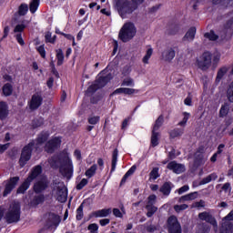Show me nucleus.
<instances>
[{
  "label": "nucleus",
  "mask_w": 233,
  "mask_h": 233,
  "mask_svg": "<svg viewBox=\"0 0 233 233\" xmlns=\"http://www.w3.org/2000/svg\"><path fill=\"white\" fill-rule=\"evenodd\" d=\"M39 174H41V166H36L32 170L27 179L19 187V188L17 189V194H25V192L28 190L30 183H32V181H34V179H35V177H37Z\"/></svg>",
  "instance_id": "7"
},
{
  "label": "nucleus",
  "mask_w": 233,
  "mask_h": 233,
  "mask_svg": "<svg viewBox=\"0 0 233 233\" xmlns=\"http://www.w3.org/2000/svg\"><path fill=\"white\" fill-rule=\"evenodd\" d=\"M227 97H228V101H230V103H233V82L229 86V88L228 89Z\"/></svg>",
  "instance_id": "43"
},
{
  "label": "nucleus",
  "mask_w": 233,
  "mask_h": 233,
  "mask_svg": "<svg viewBox=\"0 0 233 233\" xmlns=\"http://www.w3.org/2000/svg\"><path fill=\"white\" fill-rule=\"evenodd\" d=\"M169 233H181V226L176 217H170L167 220Z\"/></svg>",
  "instance_id": "11"
},
{
  "label": "nucleus",
  "mask_w": 233,
  "mask_h": 233,
  "mask_svg": "<svg viewBox=\"0 0 233 233\" xmlns=\"http://www.w3.org/2000/svg\"><path fill=\"white\" fill-rule=\"evenodd\" d=\"M76 219H83V205H81L76 210Z\"/></svg>",
  "instance_id": "50"
},
{
  "label": "nucleus",
  "mask_w": 233,
  "mask_h": 233,
  "mask_svg": "<svg viewBox=\"0 0 233 233\" xmlns=\"http://www.w3.org/2000/svg\"><path fill=\"white\" fill-rule=\"evenodd\" d=\"M152 54H154V49L151 46H147L146 54L142 58L143 65H148L150 63V57H152Z\"/></svg>",
  "instance_id": "19"
},
{
  "label": "nucleus",
  "mask_w": 233,
  "mask_h": 233,
  "mask_svg": "<svg viewBox=\"0 0 233 233\" xmlns=\"http://www.w3.org/2000/svg\"><path fill=\"white\" fill-rule=\"evenodd\" d=\"M99 223L101 227H106V225H108V223H110V219L103 218V219H100Z\"/></svg>",
  "instance_id": "61"
},
{
  "label": "nucleus",
  "mask_w": 233,
  "mask_h": 233,
  "mask_svg": "<svg viewBox=\"0 0 233 233\" xmlns=\"http://www.w3.org/2000/svg\"><path fill=\"white\" fill-rule=\"evenodd\" d=\"M8 116V105L5 102H0V119Z\"/></svg>",
  "instance_id": "24"
},
{
  "label": "nucleus",
  "mask_w": 233,
  "mask_h": 233,
  "mask_svg": "<svg viewBox=\"0 0 233 233\" xmlns=\"http://www.w3.org/2000/svg\"><path fill=\"white\" fill-rule=\"evenodd\" d=\"M204 36L206 37V39H209V41H216V39H218L217 35L214 34V31H210L209 33H206L204 35Z\"/></svg>",
  "instance_id": "45"
},
{
  "label": "nucleus",
  "mask_w": 233,
  "mask_h": 233,
  "mask_svg": "<svg viewBox=\"0 0 233 233\" xmlns=\"http://www.w3.org/2000/svg\"><path fill=\"white\" fill-rule=\"evenodd\" d=\"M27 12H28V5L26 4H22L18 9L19 15H26Z\"/></svg>",
  "instance_id": "42"
},
{
  "label": "nucleus",
  "mask_w": 233,
  "mask_h": 233,
  "mask_svg": "<svg viewBox=\"0 0 233 233\" xmlns=\"http://www.w3.org/2000/svg\"><path fill=\"white\" fill-rule=\"evenodd\" d=\"M112 210L110 208L107 209H100L97 211H95L93 213L94 218H106L107 216H110V213Z\"/></svg>",
  "instance_id": "22"
},
{
  "label": "nucleus",
  "mask_w": 233,
  "mask_h": 233,
  "mask_svg": "<svg viewBox=\"0 0 233 233\" xmlns=\"http://www.w3.org/2000/svg\"><path fill=\"white\" fill-rule=\"evenodd\" d=\"M221 59V53H219V51H215L212 54V63L213 65H218V62Z\"/></svg>",
  "instance_id": "41"
},
{
  "label": "nucleus",
  "mask_w": 233,
  "mask_h": 233,
  "mask_svg": "<svg viewBox=\"0 0 233 233\" xmlns=\"http://www.w3.org/2000/svg\"><path fill=\"white\" fill-rule=\"evenodd\" d=\"M198 218L202 221H207L208 223H210V225H213V227H218V222H216V219L207 212L200 213L198 215Z\"/></svg>",
  "instance_id": "18"
},
{
  "label": "nucleus",
  "mask_w": 233,
  "mask_h": 233,
  "mask_svg": "<svg viewBox=\"0 0 233 233\" xmlns=\"http://www.w3.org/2000/svg\"><path fill=\"white\" fill-rule=\"evenodd\" d=\"M17 183H19V177H14L9 180L4 182V185L5 187L4 190L5 198V196H8V194H10V192H12V190H14L15 187H17Z\"/></svg>",
  "instance_id": "9"
},
{
  "label": "nucleus",
  "mask_w": 233,
  "mask_h": 233,
  "mask_svg": "<svg viewBox=\"0 0 233 233\" xmlns=\"http://www.w3.org/2000/svg\"><path fill=\"white\" fill-rule=\"evenodd\" d=\"M167 168L169 170H172L175 174H181L183 172H185V166L181 165V164H177L176 162H170L167 165Z\"/></svg>",
  "instance_id": "17"
},
{
  "label": "nucleus",
  "mask_w": 233,
  "mask_h": 233,
  "mask_svg": "<svg viewBox=\"0 0 233 233\" xmlns=\"http://www.w3.org/2000/svg\"><path fill=\"white\" fill-rule=\"evenodd\" d=\"M197 65L201 70H208L212 66V53L206 51L198 59Z\"/></svg>",
  "instance_id": "8"
},
{
  "label": "nucleus",
  "mask_w": 233,
  "mask_h": 233,
  "mask_svg": "<svg viewBox=\"0 0 233 233\" xmlns=\"http://www.w3.org/2000/svg\"><path fill=\"white\" fill-rule=\"evenodd\" d=\"M25 30V25L23 24H19L15 27V33H20L23 32Z\"/></svg>",
  "instance_id": "55"
},
{
  "label": "nucleus",
  "mask_w": 233,
  "mask_h": 233,
  "mask_svg": "<svg viewBox=\"0 0 233 233\" xmlns=\"http://www.w3.org/2000/svg\"><path fill=\"white\" fill-rule=\"evenodd\" d=\"M197 198H198V192H193V193H190V194L181 197L179 201H180V203H183L185 201H192V199H196Z\"/></svg>",
  "instance_id": "28"
},
{
  "label": "nucleus",
  "mask_w": 233,
  "mask_h": 233,
  "mask_svg": "<svg viewBox=\"0 0 233 233\" xmlns=\"http://www.w3.org/2000/svg\"><path fill=\"white\" fill-rule=\"evenodd\" d=\"M174 57H176V51L174 48L168 47L162 52L160 59L166 61V63H170Z\"/></svg>",
  "instance_id": "14"
},
{
  "label": "nucleus",
  "mask_w": 233,
  "mask_h": 233,
  "mask_svg": "<svg viewBox=\"0 0 233 233\" xmlns=\"http://www.w3.org/2000/svg\"><path fill=\"white\" fill-rule=\"evenodd\" d=\"M52 194L57 201H60V203H65L66 198H68V191L63 182H59L54 186Z\"/></svg>",
  "instance_id": "6"
},
{
  "label": "nucleus",
  "mask_w": 233,
  "mask_h": 233,
  "mask_svg": "<svg viewBox=\"0 0 233 233\" xmlns=\"http://www.w3.org/2000/svg\"><path fill=\"white\" fill-rule=\"evenodd\" d=\"M160 138H161V133L152 131L151 140H150L151 147H157V145H159Z\"/></svg>",
  "instance_id": "20"
},
{
  "label": "nucleus",
  "mask_w": 233,
  "mask_h": 233,
  "mask_svg": "<svg viewBox=\"0 0 233 233\" xmlns=\"http://www.w3.org/2000/svg\"><path fill=\"white\" fill-rule=\"evenodd\" d=\"M113 214L116 216V218H123V213L118 208L113 209Z\"/></svg>",
  "instance_id": "57"
},
{
  "label": "nucleus",
  "mask_w": 233,
  "mask_h": 233,
  "mask_svg": "<svg viewBox=\"0 0 233 233\" xmlns=\"http://www.w3.org/2000/svg\"><path fill=\"white\" fill-rule=\"evenodd\" d=\"M37 51L39 52L41 57H46V52L45 51V46H38Z\"/></svg>",
  "instance_id": "52"
},
{
  "label": "nucleus",
  "mask_w": 233,
  "mask_h": 233,
  "mask_svg": "<svg viewBox=\"0 0 233 233\" xmlns=\"http://www.w3.org/2000/svg\"><path fill=\"white\" fill-rule=\"evenodd\" d=\"M157 197L156 195H151L147 198V204L146 206V208L147 210V218H152L154 216L155 212H157V208L154 206L156 203Z\"/></svg>",
  "instance_id": "10"
},
{
  "label": "nucleus",
  "mask_w": 233,
  "mask_h": 233,
  "mask_svg": "<svg viewBox=\"0 0 233 233\" xmlns=\"http://www.w3.org/2000/svg\"><path fill=\"white\" fill-rule=\"evenodd\" d=\"M222 190H224L225 192H230V184L226 183V184L222 187Z\"/></svg>",
  "instance_id": "64"
},
{
  "label": "nucleus",
  "mask_w": 233,
  "mask_h": 233,
  "mask_svg": "<svg viewBox=\"0 0 233 233\" xmlns=\"http://www.w3.org/2000/svg\"><path fill=\"white\" fill-rule=\"evenodd\" d=\"M103 73H105V71H102V73H100L98 79L105 77L106 79L104 80V82H106V85L110 81V79H112V76L110 75H107L106 76H102L101 75Z\"/></svg>",
  "instance_id": "56"
},
{
  "label": "nucleus",
  "mask_w": 233,
  "mask_h": 233,
  "mask_svg": "<svg viewBox=\"0 0 233 233\" xmlns=\"http://www.w3.org/2000/svg\"><path fill=\"white\" fill-rule=\"evenodd\" d=\"M10 147V144L0 145V154H3Z\"/></svg>",
  "instance_id": "62"
},
{
  "label": "nucleus",
  "mask_w": 233,
  "mask_h": 233,
  "mask_svg": "<svg viewBox=\"0 0 233 233\" xmlns=\"http://www.w3.org/2000/svg\"><path fill=\"white\" fill-rule=\"evenodd\" d=\"M64 37H66V39H68L69 41L73 42V46H76V38L74 37V35H68V34H63Z\"/></svg>",
  "instance_id": "53"
},
{
  "label": "nucleus",
  "mask_w": 233,
  "mask_h": 233,
  "mask_svg": "<svg viewBox=\"0 0 233 233\" xmlns=\"http://www.w3.org/2000/svg\"><path fill=\"white\" fill-rule=\"evenodd\" d=\"M137 32V30L136 29V25H134V24L131 22H127L124 24L120 29L118 37L123 41V43H128V41L136 37Z\"/></svg>",
  "instance_id": "5"
},
{
  "label": "nucleus",
  "mask_w": 233,
  "mask_h": 233,
  "mask_svg": "<svg viewBox=\"0 0 233 233\" xmlns=\"http://www.w3.org/2000/svg\"><path fill=\"white\" fill-rule=\"evenodd\" d=\"M216 179H218V175L211 174V175L208 176L206 178H204L201 181L200 185H207V183H210V181H214Z\"/></svg>",
  "instance_id": "40"
},
{
  "label": "nucleus",
  "mask_w": 233,
  "mask_h": 233,
  "mask_svg": "<svg viewBox=\"0 0 233 233\" xmlns=\"http://www.w3.org/2000/svg\"><path fill=\"white\" fill-rule=\"evenodd\" d=\"M13 88H12V85L11 84H5L4 86H3V94L4 96H12V92H13Z\"/></svg>",
  "instance_id": "36"
},
{
  "label": "nucleus",
  "mask_w": 233,
  "mask_h": 233,
  "mask_svg": "<svg viewBox=\"0 0 233 233\" xmlns=\"http://www.w3.org/2000/svg\"><path fill=\"white\" fill-rule=\"evenodd\" d=\"M227 221H233V210L223 219V227L227 226Z\"/></svg>",
  "instance_id": "51"
},
{
  "label": "nucleus",
  "mask_w": 233,
  "mask_h": 233,
  "mask_svg": "<svg viewBox=\"0 0 233 233\" xmlns=\"http://www.w3.org/2000/svg\"><path fill=\"white\" fill-rule=\"evenodd\" d=\"M97 170V166L93 165L86 171V177H93L96 175V172Z\"/></svg>",
  "instance_id": "37"
},
{
  "label": "nucleus",
  "mask_w": 233,
  "mask_h": 233,
  "mask_svg": "<svg viewBox=\"0 0 233 233\" xmlns=\"http://www.w3.org/2000/svg\"><path fill=\"white\" fill-rule=\"evenodd\" d=\"M117 165V149H115L113 151V156H112V167H111V172L116 171V167Z\"/></svg>",
  "instance_id": "35"
},
{
  "label": "nucleus",
  "mask_w": 233,
  "mask_h": 233,
  "mask_svg": "<svg viewBox=\"0 0 233 233\" xmlns=\"http://www.w3.org/2000/svg\"><path fill=\"white\" fill-rule=\"evenodd\" d=\"M145 0H116L115 8L117 10L122 19H125L127 15L132 14L137 5H141Z\"/></svg>",
  "instance_id": "2"
},
{
  "label": "nucleus",
  "mask_w": 233,
  "mask_h": 233,
  "mask_svg": "<svg viewBox=\"0 0 233 233\" xmlns=\"http://www.w3.org/2000/svg\"><path fill=\"white\" fill-rule=\"evenodd\" d=\"M195 37H196V27H191L186 33L184 39L186 41H194Z\"/></svg>",
  "instance_id": "25"
},
{
  "label": "nucleus",
  "mask_w": 233,
  "mask_h": 233,
  "mask_svg": "<svg viewBox=\"0 0 233 233\" xmlns=\"http://www.w3.org/2000/svg\"><path fill=\"white\" fill-rule=\"evenodd\" d=\"M172 183L170 182H166L161 187H160V192L164 195V196H169L170 192L172 190Z\"/></svg>",
  "instance_id": "23"
},
{
  "label": "nucleus",
  "mask_w": 233,
  "mask_h": 233,
  "mask_svg": "<svg viewBox=\"0 0 233 233\" xmlns=\"http://www.w3.org/2000/svg\"><path fill=\"white\" fill-rule=\"evenodd\" d=\"M45 201V198L43 196H38L34 200V205H39L40 203H43Z\"/></svg>",
  "instance_id": "54"
},
{
  "label": "nucleus",
  "mask_w": 233,
  "mask_h": 233,
  "mask_svg": "<svg viewBox=\"0 0 233 233\" xmlns=\"http://www.w3.org/2000/svg\"><path fill=\"white\" fill-rule=\"evenodd\" d=\"M5 216L7 223H17L21 218V205L19 202H13L6 209L5 207L0 208V220Z\"/></svg>",
  "instance_id": "1"
},
{
  "label": "nucleus",
  "mask_w": 233,
  "mask_h": 233,
  "mask_svg": "<svg viewBox=\"0 0 233 233\" xmlns=\"http://www.w3.org/2000/svg\"><path fill=\"white\" fill-rule=\"evenodd\" d=\"M163 121H165L163 116H158V118L155 122L152 132H159V128H161V127L163 126Z\"/></svg>",
  "instance_id": "27"
},
{
  "label": "nucleus",
  "mask_w": 233,
  "mask_h": 233,
  "mask_svg": "<svg viewBox=\"0 0 233 233\" xmlns=\"http://www.w3.org/2000/svg\"><path fill=\"white\" fill-rule=\"evenodd\" d=\"M35 192H43L46 188V178H43L35 184Z\"/></svg>",
  "instance_id": "21"
},
{
  "label": "nucleus",
  "mask_w": 233,
  "mask_h": 233,
  "mask_svg": "<svg viewBox=\"0 0 233 233\" xmlns=\"http://www.w3.org/2000/svg\"><path fill=\"white\" fill-rule=\"evenodd\" d=\"M88 123L90 125H97L99 123V116H89Z\"/></svg>",
  "instance_id": "49"
},
{
  "label": "nucleus",
  "mask_w": 233,
  "mask_h": 233,
  "mask_svg": "<svg viewBox=\"0 0 233 233\" xmlns=\"http://www.w3.org/2000/svg\"><path fill=\"white\" fill-rule=\"evenodd\" d=\"M230 108V105L228 103H224L219 110V117H226L228 114V110Z\"/></svg>",
  "instance_id": "26"
},
{
  "label": "nucleus",
  "mask_w": 233,
  "mask_h": 233,
  "mask_svg": "<svg viewBox=\"0 0 233 233\" xmlns=\"http://www.w3.org/2000/svg\"><path fill=\"white\" fill-rule=\"evenodd\" d=\"M183 132H184L183 129L176 128L169 133V136H170V137H172L174 139L175 137H179L183 136Z\"/></svg>",
  "instance_id": "38"
},
{
  "label": "nucleus",
  "mask_w": 233,
  "mask_h": 233,
  "mask_svg": "<svg viewBox=\"0 0 233 233\" xmlns=\"http://www.w3.org/2000/svg\"><path fill=\"white\" fill-rule=\"evenodd\" d=\"M187 208H188V206L187 204L176 205L174 207L176 212H181L182 210H187Z\"/></svg>",
  "instance_id": "48"
},
{
  "label": "nucleus",
  "mask_w": 233,
  "mask_h": 233,
  "mask_svg": "<svg viewBox=\"0 0 233 233\" xmlns=\"http://www.w3.org/2000/svg\"><path fill=\"white\" fill-rule=\"evenodd\" d=\"M86 185H88V180L86 178H83L80 181V183L77 184L76 189L81 190V189L85 188V187H86Z\"/></svg>",
  "instance_id": "46"
},
{
  "label": "nucleus",
  "mask_w": 233,
  "mask_h": 233,
  "mask_svg": "<svg viewBox=\"0 0 233 233\" xmlns=\"http://www.w3.org/2000/svg\"><path fill=\"white\" fill-rule=\"evenodd\" d=\"M58 161L60 163V172L65 177H72L74 172V166L72 165V160L68 156V152L64 151L60 154Z\"/></svg>",
  "instance_id": "4"
},
{
  "label": "nucleus",
  "mask_w": 233,
  "mask_h": 233,
  "mask_svg": "<svg viewBox=\"0 0 233 233\" xmlns=\"http://www.w3.org/2000/svg\"><path fill=\"white\" fill-rule=\"evenodd\" d=\"M182 120L178 123L179 127H186L188 119H190V113L183 112L182 113Z\"/></svg>",
  "instance_id": "32"
},
{
  "label": "nucleus",
  "mask_w": 233,
  "mask_h": 233,
  "mask_svg": "<svg viewBox=\"0 0 233 233\" xmlns=\"http://www.w3.org/2000/svg\"><path fill=\"white\" fill-rule=\"evenodd\" d=\"M223 148H225V145L220 144V145L218 146V151L216 152V154H217L218 156H219V154H221V153L223 152Z\"/></svg>",
  "instance_id": "63"
},
{
  "label": "nucleus",
  "mask_w": 233,
  "mask_h": 233,
  "mask_svg": "<svg viewBox=\"0 0 233 233\" xmlns=\"http://www.w3.org/2000/svg\"><path fill=\"white\" fill-rule=\"evenodd\" d=\"M117 94H125L126 96H134V94H139L138 89L128 88V87H119L113 92V96Z\"/></svg>",
  "instance_id": "16"
},
{
  "label": "nucleus",
  "mask_w": 233,
  "mask_h": 233,
  "mask_svg": "<svg viewBox=\"0 0 233 233\" xmlns=\"http://www.w3.org/2000/svg\"><path fill=\"white\" fill-rule=\"evenodd\" d=\"M87 230H89L91 233H97V230H99V226H97L96 223L90 224Z\"/></svg>",
  "instance_id": "47"
},
{
  "label": "nucleus",
  "mask_w": 233,
  "mask_h": 233,
  "mask_svg": "<svg viewBox=\"0 0 233 233\" xmlns=\"http://www.w3.org/2000/svg\"><path fill=\"white\" fill-rule=\"evenodd\" d=\"M188 186H184L182 187H180L177 192L178 194H185V192H188Z\"/></svg>",
  "instance_id": "59"
},
{
  "label": "nucleus",
  "mask_w": 233,
  "mask_h": 233,
  "mask_svg": "<svg viewBox=\"0 0 233 233\" xmlns=\"http://www.w3.org/2000/svg\"><path fill=\"white\" fill-rule=\"evenodd\" d=\"M105 79H106V77H102L100 79H97L93 85H91L86 92L87 94H93V92H96V90H97V88H103V86H105V85H106V82L105 81Z\"/></svg>",
  "instance_id": "15"
},
{
  "label": "nucleus",
  "mask_w": 233,
  "mask_h": 233,
  "mask_svg": "<svg viewBox=\"0 0 233 233\" xmlns=\"http://www.w3.org/2000/svg\"><path fill=\"white\" fill-rule=\"evenodd\" d=\"M184 104L187 105V106H192V97L191 96H187L184 100Z\"/></svg>",
  "instance_id": "60"
},
{
  "label": "nucleus",
  "mask_w": 233,
  "mask_h": 233,
  "mask_svg": "<svg viewBox=\"0 0 233 233\" xmlns=\"http://www.w3.org/2000/svg\"><path fill=\"white\" fill-rule=\"evenodd\" d=\"M122 86H136V82L134 81V78L127 76L123 79L122 81Z\"/></svg>",
  "instance_id": "29"
},
{
  "label": "nucleus",
  "mask_w": 233,
  "mask_h": 233,
  "mask_svg": "<svg viewBox=\"0 0 233 233\" xmlns=\"http://www.w3.org/2000/svg\"><path fill=\"white\" fill-rule=\"evenodd\" d=\"M159 177V168L154 167L149 174V181H156Z\"/></svg>",
  "instance_id": "34"
},
{
  "label": "nucleus",
  "mask_w": 233,
  "mask_h": 233,
  "mask_svg": "<svg viewBox=\"0 0 233 233\" xmlns=\"http://www.w3.org/2000/svg\"><path fill=\"white\" fill-rule=\"evenodd\" d=\"M37 8H39V0H33L29 7L31 14H35V12H37Z\"/></svg>",
  "instance_id": "39"
},
{
  "label": "nucleus",
  "mask_w": 233,
  "mask_h": 233,
  "mask_svg": "<svg viewBox=\"0 0 233 233\" xmlns=\"http://www.w3.org/2000/svg\"><path fill=\"white\" fill-rule=\"evenodd\" d=\"M15 37H16V41H17V43H19V45H21V46L25 45V41L23 40V36H21V34H17L15 35Z\"/></svg>",
  "instance_id": "58"
},
{
  "label": "nucleus",
  "mask_w": 233,
  "mask_h": 233,
  "mask_svg": "<svg viewBox=\"0 0 233 233\" xmlns=\"http://www.w3.org/2000/svg\"><path fill=\"white\" fill-rule=\"evenodd\" d=\"M43 104V96L36 93L32 96L31 100L29 102V107L31 110H37Z\"/></svg>",
  "instance_id": "13"
},
{
  "label": "nucleus",
  "mask_w": 233,
  "mask_h": 233,
  "mask_svg": "<svg viewBox=\"0 0 233 233\" xmlns=\"http://www.w3.org/2000/svg\"><path fill=\"white\" fill-rule=\"evenodd\" d=\"M228 72V67L227 66H223L221 67L217 75V81H221V79H223V77L225 76V74H227Z\"/></svg>",
  "instance_id": "31"
},
{
  "label": "nucleus",
  "mask_w": 233,
  "mask_h": 233,
  "mask_svg": "<svg viewBox=\"0 0 233 233\" xmlns=\"http://www.w3.org/2000/svg\"><path fill=\"white\" fill-rule=\"evenodd\" d=\"M47 138V134L42 135L41 137H38L35 143L31 142L23 148L21 157L19 160L21 167H25L26 163L30 161V157L32 156V148H34V147L35 148H39V147H41V145H43V143H45V141H46Z\"/></svg>",
  "instance_id": "3"
},
{
  "label": "nucleus",
  "mask_w": 233,
  "mask_h": 233,
  "mask_svg": "<svg viewBox=\"0 0 233 233\" xmlns=\"http://www.w3.org/2000/svg\"><path fill=\"white\" fill-rule=\"evenodd\" d=\"M136 168H137L136 166L131 167V168L123 177L121 180V185H123V183H127V179H128V177H130V176H132V174L136 172Z\"/></svg>",
  "instance_id": "33"
},
{
  "label": "nucleus",
  "mask_w": 233,
  "mask_h": 233,
  "mask_svg": "<svg viewBox=\"0 0 233 233\" xmlns=\"http://www.w3.org/2000/svg\"><path fill=\"white\" fill-rule=\"evenodd\" d=\"M56 60L58 66H61L65 61V55L63 54V50L57 49L56 50Z\"/></svg>",
  "instance_id": "30"
},
{
  "label": "nucleus",
  "mask_w": 233,
  "mask_h": 233,
  "mask_svg": "<svg viewBox=\"0 0 233 233\" xmlns=\"http://www.w3.org/2000/svg\"><path fill=\"white\" fill-rule=\"evenodd\" d=\"M56 39H57V36L56 35L52 36V33L47 32L46 34V40L47 41V43H56Z\"/></svg>",
  "instance_id": "44"
},
{
  "label": "nucleus",
  "mask_w": 233,
  "mask_h": 233,
  "mask_svg": "<svg viewBox=\"0 0 233 233\" xmlns=\"http://www.w3.org/2000/svg\"><path fill=\"white\" fill-rule=\"evenodd\" d=\"M60 145H61V138L58 137H53L46 143L45 147V150L46 152H48L49 154H51V152H54V150H56V148H58Z\"/></svg>",
  "instance_id": "12"
}]
</instances>
